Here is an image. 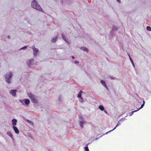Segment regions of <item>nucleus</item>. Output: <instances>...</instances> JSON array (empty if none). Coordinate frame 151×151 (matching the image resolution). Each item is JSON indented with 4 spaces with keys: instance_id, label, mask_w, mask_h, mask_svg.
<instances>
[{
    "instance_id": "f257e3e1",
    "label": "nucleus",
    "mask_w": 151,
    "mask_h": 151,
    "mask_svg": "<svg viewBox=\"0 0 151 151\" xmlns=\"http://www.w3.org/2000/svg\"><path fill=\"white\" fill-rule=\"evenodd\" d=\"M31 6L34 8L40 11H42V10L41 6L38 4L37 2L35 0H34L32 2Z\"/></svg>"
},
{
    "instance_id": "f03ea898",
    "label": "nucleus",
    "mask_w": 151,
    "mask_h": 151,
    "mask_svg": "<svg viewBox=\"0 0 151 151\" xmlns=\"http://www.w3.org/2000/svg\"><path fill=\"white\" fill-rule=\"evenodd\" d=\"M12 76V73L11 72L7 73L5 75V78L6 81L9 83H10V79Z\"/></svg>"
},
{
    "instance_id": "7ed1b4c3",
    "label": "nucleus",
    "mask_w": 151,
    "mask_h": 151,
    "mask_svg": "<svg viewBox=\"0 0 151 151\" xmlns=\"http://www.w3.org/2000/svg\"><path fill=\"white\" fill-rule=\"evenodd\" d=\"M28 96L31 99V100L33 103H37V100L35 98V96L34 95L31 93H29L28 94Z\"/></svg>"
},
{
    "instance_id": "20e7f679",
    "label": "nucleus",
    "mask_w": 151,
    "mask_h": 151,
    "mask_svg": "<svg viewBox=\"0 0 151 151\" xmlns=\"http://www.w3.org/2000/svg\"><path fill=\"white\" fill-rule=\"evenodd\" d=\"M32 49L33 50L34 54L35 56L37 55L38 52V50L34 46H33L32 47Z\"/></svg>"
},
{
    "instance_id": "39448f33",
    "label": "nucleus",
    "mask_w": 151,
    "mask_h": 151,
    "mask_svg": "<svg viewBox=\"0 0 151 151\" xmlns=\"http://www.w3.org/2000/svg\"><path fill=\"white\" fill-rule=\"evenodd\" d=\"M16 92L17 90H11L10 91V93L11 94H12L13 96H15L16 95Z\"/></svg>"
},
{
    "instance_id": "423d86ee",
    "label": "nucleus",
    "mask_w": 151,
    "mask_h": 151,
    "mask_svg": "<svg viewBox=\"0 0 151 151\" xmlns=\"http://www.w3.org/2000/svg\"><path fill=\"white\" fill-rule=\"evenodd\" d=\"M33 60L32 59H31L29 60L28 61H27V65L29 66L30 65H31L32 64V63L33 62Z\"/></svg>"
},
{
    "instance_id": "0eeeda50",
    "label": "nucleus",
    "mask_w": 151,
    "mask_h": 151,
    "mask_svg": "<svg viewBox=\"0 0 151 151\" xmlns=\"http://www.w3.org/2000/svg\"><path fill=\"white\" fill-rule=\"evenodd\" d=\"M13 128L15 133L17 134H18L19 133V131L17 127L15 126H14Z\"/></svg>"
},
{
    "instance_id": "6e6552de",
    "label": "nucleus",
    "mask_w": 151,
    "mask_h": 151,
    "mask_svg": "<svg viewBox=\"0 0 151 151\" xmlns=\"http://www.w3.org/2000/svg\"><path fill=\"white\" fill-rule=\"evenodd\" d=\"M62 37L63 39L68 43H69L67 39L66 38L63 34L62 35Z\"/></svg>"
},
{
    "instance_id": "1a4fd4ad",
    "label": "nucleus",
    "mask_w": 151,
    "mask_h": 151,
    "mask_svg": "<svg viewBox=\"0 0 151 151\" xmlns=\"http://www.w3.org/2000/svg\"><path fill=\"white\" fill-rule=\"evenodd\" d=\"M120 123L119 122V121L117 124L116 125V127L113 129H112V130L106 133V134H107L108 133L110 132H111L113 131V130H114L118 126H119V125H120Z\"/></svg>"
},
{
    "instance_id": "9d476101",
    "label": "nucleus",
    "mask_w": 151,
    "mask_h": 151,
    "mask_svg": "<svg viewBox=\"0 0 151 151\" xmlns=\"http://www.w3.org/2000/svg\"><path fill=\"white\" fill-rule=\"evenodd\" d=\"M12 124L14 126L16 124L17 122V120L16 119H13L12 120Z\"/></svg>"
},
{
    "instance_id": "9b49d317",
    "label": "nucleus",
    "mask_w": 151,
    "mask_h": 151,
    "mask_svg": "<svg viewBox=\"0 0 151 151\" xmlns=\"http://www.w3.org/2000/svg\"><path fill=\"white\" fill-rule=\"evenodd\" d=\"M101 83L106 88H107V87L106 86V85L105 83V81L103 80H101Z\"/></svg>"
},
{
    "instance_id": "f8f14e48",
    "label": "nucleus",
    "mask_w": 151,
    "mask_h": 151,
    "mask_svg": "<svg viewBox=\"0 0 151 151\" xmlns=\"http://www.w3.org/2000/svg\"><path fill=\"white\" fill-rule=\"evenodd\" d=\"M57 37H53L52 39L51 40V41L52 42H54L56 41Z\"/></svg>"
},
{
    "instance_id": "ddd939ff",
    "label": "nucleus",
    "mask_w": 151,
    "mask_h": 151,
    "mask_svg": "<svg viewBox=\"0 0 151 151\" xmlns=\"http://www.w3.org/2000/svg\"><path fill=\"white\" fill-rule=\"evenodd\" d=\"M30 101L29 99H26L25 100V103L26 105H28L29 104Z\"/></svg>"
},
{
    "instance_id": "4468645a",
    "label": "nucleus",
    "mask_w": 151,
    "mask_h": 151,
    "mask_svg": "<svg viewBox=\"0 0 151 151\" xmlns=\"http://www.w3.org/2000/svg\"><path fill=\"white\" fill-rule=\"evenodd\" d=\"M99 108L101 111H103L104 110V107L102 105L99 106Z\"/></svg>"
},
{
    "instance_id": "2eb2a0df",
    "label": "nucleus",
    "mask_w": 151,
    "mask_h": 151,
    "mask_svg": "<svg viewBox=\"0 0 151 151\" xmlns=\"http://www.w3.org/2000/svg\"><path fill=\"white\" fill-rule=\"evenodd\" d=\"M128 55L129 56V59L130 60V61H131V62L133 66L134 67V62H133L132 59L131 58L129 55V54H128Z\"/></svg>"
},
{
    "instance_id": "dca6fc26",
    "label": "nucleus",
    "mask_w": 151,
    "mask_h": 151,
    "mask_svg": "<svg viewBox=\"0 0 151 151\" xmlns=\"http://www.w3.org/2000/svg\"><path fill=\"white\" fill-rule=\"evenodd\" d=\"M81 49L83 50L84 51H86L87 52H88V50L87 48L85 47H82L81 48Z\"/></svg>"
},
{
    "instance_id": "f3484780",
    "label": "nucleus",
    "mask_w": 151,
    "mask_h": 151,
    "mask_svg": "<svg viewBox=\"0 0 151 151\" xmlns=\"http://www.w3.org/2000/svg\"><path fill=\"white\" fill-rule=\"evenodd\" d=\"M79 123H80V126H81V128H83V124H84L83 122H81V121Z\"/></svg>"
},
{
    "instance_id": "a211bd4d",
    "label": "nucleus",
    "mask_w": 151,
    "mask_h": 151,
    "mask_svg": "<svg viewBox=\"0 0 151 151\" xmlns=\"http://www.w3.org/2000/svg\"><path fill=\"white\" fill-rule=\"evenodd\" d=\"M82 92V91H80L78 95V98H80V97H81V93Z\"/></svg>"
},
{
    "instance_id": "6ab92c4d",
    "label": "nucleus",
    "mask_w": 151,
    "mask_h": 151,
    "mask_svg": "<svg viewBox=\"0 0 151 151\" xmlns=\"http://www.w3.org/2000/svg\"><path fill=\"white\" fill-rule=\"evenodd\" d=\"M145 101H143V104L141 105L139 109H138V110H139V109H141L143 107V106H144V104H145Z\"/></svg>"
},
{
    "instance_id": "aec40b11",
    "label": "nucleus",
    "mask_w": 151,
    "mask_h": 151,
    "mask_svg": "<svg viewBox=\"0 0 151 151\" xmlns=\"http://www.w3.org/2000/svg\"><path fill=\"white\" fill-rule=\"evenodd\" d=\"M85 151H89L88 147L87 144V145L85 147Z\"/></svg>"
},
{
    "instance_id": "412c9836",
    "label": "nucleus",
    "mask_w": 151,
    "mask_h": 151,
    "mask_svg": "<svg viewBox=\"0 0 151 151\" xmlns=\"http://www.w3.org/2000/svg\"><path fill=\"white\" fill-rule=\"evenodd\" d=\"M147 29L148 31H151V27L150 26H148L147 27Z\"/></svg>"
},
{
    "instance_id": "4be33fe9",
    "label": "nucleus",
    "mask_w": 151,
    "mask_h": 151,
    "mask_svg": "<svg viewBox=\"0 0 151 151\" xmlns=\"http://www.w3.org/2000/svg\"><path fill=\"white\" fill-rule=\"evenodd\" d=\"M138 111V110H135L134 111H132L131 112V114H130L129 115L130 116H131L132 115V114H133V113L134 112H136L137 111Z\"/></svg>"
},
{
    "instance_id": "5701e85b",
    "label": "nucleus",
    "mask_w": 151,
    "mask_h": 151,
    "mask_svg": "<svg viewBox=\"0 0 151 151\" xmlns=\"http://www.w3.org/2000/svg\"><path fill=\"white\" fill-rule=\"evenodd\" d=\"M27 48V46H24V47H22L21 49H24V48Z\"/></svg>"
},
{
    "instance_id": "b1692460",
    "label": "nucleus",
    "mask_w": 151,
    "mask_h": 151,
    "mask_svg": "<svg viewBox=\"0 0 151 151\" xmlns=\"http://www.w3.org/2000/svg\"><path fill=\"white\" fill-rule=\"evenodd\" d=\"M74 62H75V63H77V64H78L79 63V62L78 61H76V60H75V61Z\"/></svg>"
},
{
    "instance_id": "393cba45",
    "label": "nucleus",
    "mask_w": 151,
    "mask_h": 151,
    "mask_svg": "<svg viewBox=\"0 0 151 151\" xmlns=\"http://www.w3.org/2000/svg\"><path fill=\"white\" fill-rule=\"evenodd\" d=\"M80 98L81 99V101L82 102H83V98L82 97H80Z\"/></svg>"
},
{
    "instance_id": "a878e982",
    "label": "nucleus",
    "mask_w": 151,
    "mask_h": 151,
    "mask_svg": "<svg viewBox=\"0 0 151 151\" xmlns=\"http://www.w3.org/2000/svg\"><path fill=\"white\" fill-rule=\"evenodd\" d=\"M104 112L107 114V111L106 110H104Z\"/></svg>"
},
{
    "instance_id": "bb28decb",
    "label": "nucleus",
    "mask_w": 151,
    "mask_h": 151,
    "mask_svg": "<svg viewBox=\"0 0 151 151\" xmlns=\"http://www.w3.org/2000/svg\"><path fill=\"white\" fill-rule=\"evenodd\" d=\"M117 1L119 2H120V0H116Z\"/></svg>"
},
{
    "instance_id": "cd10ccee",
    "label": "nucleus",
    "mask_w": 151,
    "mask_h": 151,
    "mask_svg": "<svg viewBox=\"0 0 151 151\" xmlns=\"http://www.w3.org/2000/svg\"><path fill=\"white\" fill-rule=\"evenodd\" d=\"M72 58H73V59H74V58H75L74 57V56H72Z\"/></svg>"
},
{
    "instance_id": "c85d7f7f",
    "label": "nucleus",
    "mask_w": 151,
    "mask_h": 151,
    "mask_svg": "<svg viewBox=\"0 0 151 151\" xmlns=\"http://www.w3.org/2000/svg\"><path fill=\"white\" fill-rule=\"evenodd\" d=\"M8 38L9 39V38H10V36H8Z\"/></svg>"
}]
</instances>
